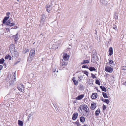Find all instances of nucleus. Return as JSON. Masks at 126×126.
Segmentation results:
<instances>
[{"label": "nucleus", "instance_id": "a19ab883", "mask_svg": "<svg viewBox=\"0 0 126 126\" xmlns=\"http://www.w3.org/2000/svg\"><path fill=\"white\" fill-rule=\"evenodd\" d=\"M122 70H126V66H123L122 68Z\"/></svg>", "mask_w": 126, "mask_h": 126}, {"label": "nucleus", "instance_id": "cd10ccee", "mask_svg": "<svg viewBox=\"0 0 126 126\" xmlns=\"http://www.w3.org/2000/svg\"><path fill=\"white\" fill-rule=\"evenodd\" d=\"M102 95L104 98H108V96H107L106 94L105 93L102 92Z\"/></svg>", "mask_w": 126, "mask_h": 126}, {"label": "nucleus", "instance_id": "aec40b11", "mask_svg": "<svg viewBox=\"0 0 126 126\" xmlns=\"http://www.w3.org/2000/svg\"><path fill=\"white\" fill-rule=\"evenodd\" d=\"M18 124L19 126H23V122L20 120H18Z\"/></svg>", "mask_w": 126, "mask_h": 126}, {"label": "nucleus", "instance_id": "0eeeda50", "mask_svg": "<svg viewBox=\"0 0 126 126\" xmlns=\"http://www.w3.org/2000/svg\"><path fill=\"white\" fill-rule=\"evenodd\" d=\"M92 58L91 60V62L93 63H95L96 62V61L97 60V56L92 55Z\"/></svg>", "mask_w": 126, "mask_h": 126}, {"label": "nucleus", "instance_id": "f3484780", "mask_svg": "<svg viewBox=\"0 0 126 126\" xmlns=\"http://www.w3.org/2000/svg\"><path fill=\"white\" fill-rule=\"evenodd\" d=\"M110 65L111 67H113L114 65V64L113 62L111 60L109 59Z\"/></svg>", "mask_w": 126, "mask_h": 126}, {"label": "nucleus", "instance_id": "338daca9", "mask_svg": "<svg viewBox=\"0 0 126 126\" xmlns=\"http://www.w3.org/2000/svg\"><path fill=\"white\" fill-rule=\"evenodd\" d=\"M15 73H16V72H14V74L15 75Z\"/></svg>", "mask_w": 126, "mask_h": 126}, {"label": "nucleus", "instance_id": "6ab92c4d", "mask_svg": "<svg viewBox=\"0 0 126 126\" xmlns=\"http://www.w3.org/2000/svg\"><path fill=\"white\" fill-rule=\"evenodd\" d=\"M100 110L99 109H98L95 111V115L96 116H97L99 115V113H100Z\"/></svg>", "mask_w": 126, "mask_h": 126}, {"label": "nucleus", "instance_id": "3c124183", "mask_svg": "<svg viewBox=\"0 0 126 126\" xmlns=\"http://www.w3.org/2000/svg\"><path fill=\"white\" fill-rule=\"evenodd\" d=\"M3 68V66L0 65V70H1Z\"/></svg>", "mask_w": 126, "mask_h": 126}, {"label": "nucleus", "instance_id": "6e6d98bb", "mask_svg": "<svg viewBox=\"0 0 126 126\" xmlns=\"http://www.w3.org/2000/svg\"><path fill=\"white\" fill-rule=\"evenodd\" d=\"M124 84L126 86V81L124 83Z\"/></svg>", "mask_w": 126, "mask_h": 126}, {"label": "nucleus", "instance_id": "5fc2aeb1", "mask_svg": "<svg viewBox=\"0 0 126 126\" xmlns=\"http://www.w3.org/2000/svg\"><path fill=\"white\" fill-rule=\"evenodd\" d=\"M25 50H25V53H26V52H28L29 51V50L28 49H27L26 50V51Z\"/></svg>", "mask_w": 126, "mask_h": 126}, {"label": "nucleus", "instance_id": "412c9836", "mask_svg": "<svg viewBox=\"0 0 126 126\" xmlns=\"http://www.w3.org/2000/svg\"><path fill=\"white\" fill-rule=\"evenodd\" d=\"M80 121L82 123L84 122L85 121V117L83 116H81L80 117Z\"/></svg>", "mask_w": 126, "mask_h": 126}, {"label": "nucleus", "instance_id": "423d86ee", "mask_svg": "<svg viewBox=\"0 0 126 126\" xmlns=\"http://www.w3.org/2000/svg\"><path fill=\"white\" fill-rule=\"evenodd\" d=\"M35 50H32L30 51L29 56L31 58H33L34 56Z\"/></svg>", "mask_w": 126, "mask_h": 126}, {"label": "nucleus", "instance_id": "f257e3e1", "mask_svg": "<svg viewBox=\"0 0 126 126\" xmlns=\"http://www.w3.org/2000/svg\"><path fill=\"white\" fill-rule=\"evenodd\" d=\"M78 110L79 112L82 113L84 116L87 117L89 114V109L86 105L83 104L81 105Z\"/></svg>", "mask_w": 126, "mask_h": 126}, {"label": "nucleus", "instance_id": "79ce46f5", "mask_svg": "<svg viewBox=\"0 0 126 126\" xmlns=\"http://www.w3.org/2000/svg\"><path fill=\"white\" fill-rule=\"evenodd\" d=\"M84 73L87 76H88V72L86 71H84Z\"/></svg>", "mask_w": 126, "mask_h": 126}, {"label": "nucleus", "instance_id": "473e14b6", "mask_svg": "<svg viewBox=\"0 0 126 126\" xmlns=\"http://www.w3.org/2000/svg\"><path fill=\"white\" fill-rule=\"evenodd\" d=\"M14 52L15 56L16 57H18V52H16V51H15Z\"/></svg>", "mask_w": 126, "mask_h": 126}, {"label": "nucleus", "instance_id": "37998d69", "mask_svg": "<svg viewBox=\"0 0 126 126\" xmlns=\"http://www.w3.org/2000/svg\"><path fill=\"white\" fill-rule=\"evenodd\" d=\"M103 110H105L106 108V106L104 104L103 105Z\"/></svg>", "mask_w": 126, "mask_h": 126}, {"label": "nucleus", "instance_id": "69168bd1", "mask_svg": "<svg viewBox=\"0 0 126 126\" xmlns=\"http://www.w3.org/2000/svg\"><path fill=\"white\" fill-rule=\"evenodd\" d=\"M17 62H16L15 63V64H17Z\"/></svg>", "mask_w": 126, "mask_h": 126}, {"label": "nucleus", "instance_id": "ddd939ff", "mask_svg": "<svg viewBox=\"0 0 126 126\" xmlns=\"http://www.w3.org/2000/svg\"><path fill=\"white\" fill-rule=\"evenodd\" d=\"M23 85L22 84H20L17 87V89L20 91L22 92V91L23 89L22 88L23 87Z\"/></svg>", "mask_w": 126, "mask_h": 126}, {"label": "nucleus", "instance_id": "8fccbe9b", "mask_svg": "<svg viewBox=\"0 0 126 126\" xmlns=\"http://www.w3.org/2000/svg\"><path fill=\"white\" fill-rule=\"evenodd\" d=\"M11 14L10 13V12H7L6 13V15L7 16H9V15Z\"/></svg>", "mask_w": 126, "mask_h": 126}, {"label": "nucleus", "instance_id": "4468645a", "mask_svg": "<svg viewBox=\"0 0 126 126\" xmlns=\"http://www.w3.org/2000/svg\"><path fill=\"white\" fill-rule=\"evenodd\" d=\"M47 11L48 13H49L52 9V7L51 6L49 5L48 6V5H47Z\"/></svg>", "mask_w": 126, "mask_h": 126}, {"label": "nucleus", "instance_id": "7c9ffc66", "mask_svg": "<svg viewBox=\"0 0 126 126\" xmlns=\"http://www.w3.org/2000/svg\"><path fill=\"white\" fill-rule=\"evenodd\" d=\"M14 39L15 41H17L18 39V38L17 34L15 35Z\"/></svg>", "mask_w": 126, "mask_h": 126}, {"label": "nucleus", "instance_id": "7ed1b4c3", "mask_svg": "<svg viewBox=\"0 0 126 126\" xmlns=\"http://www.w3.org/2000/svg\"><path fill=\"white\" fill-rule=\"evenodd\" d=\"M105 70L106 72L109 73H112L113 71V68L108 66H106Z\"/></svg>", "mask_w": 126, "mask_h": 126}, {"label": "nucleus", "instance_id": "f8f14e48", "mask_svg": "<svg viewBox=\"0 0 126 126\" xmlns=\"http://www.w3.org/2000/svg\"><path fill=\"white\" fill-rule=\"evenodd\" d=\"M84 95L83 94H81L78 96L76 98V99L77 100H80L82 99L84 97Z\"/></svg>", "mask_w": 126, "mask_h": 126}, {"label": "nucleus", "instance_id": "b1692460", "mask_svg": "<svg viewBox=\"0 0 126 126\" xmlns=\"http://www.w3.org/2000/svg\"><path fill=\"white\" fill-rule=\"evenodd\" d=\"M89 63V61L88 60H84L83 62L81 63V64H83L86 63Z\"/></svg>", "mask_w": 126, "mask_h": 126}, {"label": "nucleus", "instance_id": "4be33fe9", "mask_svg": "<svg viewBox=\"0 0 126 126\" xmlns=\"http://www.w3.org/2000/svg\"><path fill=\"white\" fill-rule=\"evenodd\" d=\"M100 88L102 89V91L105 92L106 91V89L105 87L103 86H101L100 87Z\"/></svg>", "mask_w": 126, "mask_h": 126}, {"label": "nucleus", "instance_id": "13d9d810", "mask_svg": "<svg viewBox=\"0 0 126 126\" xmlns=\"http://www.w3.org/2000/svg\"><path fill=\"white\" fill-rule=\"evenodd\" d=\"M76 123H77V125H78V124H79V122H77H77H76Z\"/></svg>", "mask_w": 126, "mask_h": 126}, {"label": "nucleus", "instance_id": "58836bf2", "mask_svg": "<svg viewBox=\"0 0 126 126\" xmlns=\"http://www.w3.org/2000/svg\"><path fill=\"white\" fill-rule=\"evenodd\" d=\"M83 86L82 84H80L79 86V88L80 90H81L83 88Z\"/></svg>", "mask_w": 126, "mask_h": 126}, {"label": "nucleus", "instance_id": "052dcab7", "mask_svg": "<svg viewBox=\"0 0 126 126\" xmlns=\"http://www.w3.org/2000/svg\"><path fill=\"white\" fill-rule=\"evenodd\" d=\"M30 115V114H29V116H28V117H30V116H31V115Z\"/></svg>", "mask_w": 126, "mask_h": 126}, {"label": "nucleus", "instance_id": "9b49d317", "mask_svg": "<svg viewBox=\"0 0 126 126\" xmlns=\"http://www.w3.org/2000/svg\"><path fill=\"white\" fill-rule=\"evenodd\" d=\"M96 107V104L95 103H92L91 105V109L92 110H94Z\"/></svg>", "mask_w": 126, "mask_h": 126}, {"label": "nucleus", "instance_id": "c756f323", "mask_svg": "<svg viewBox=\"0 0 126 126\" xmlns=\"http://www.w3.org/2000/svg\"><path fill=\"white\" fill-rule=\"evenodd\" d=\"M44 21L45 20H41L40 23V25L41 26H42L44 25Z\"/></svg>", "mask_w": 126, "mask_h": 126}, {"label": "nucleus", "instance_id": "dca6fc26", "mask_svg": "<svg viewBox=\"0 0 126 126\" xmlns=\"http://www.w3.org/2000/svg\"><path fill=\"white\" fill-rule=\"evenodd\" d=\"M97 94L96 93H93L92 94L91 97L92 99H95L97 97Z\"/></svg>", "mask_w": 126, "mask_h": 126}, {"label": "nucleus", "instance_id": "1a4fd4ad", "mask_svg": "<svg viewBox=\"0 0 126 126\" xmlns=\"http://www.w3.org/2000/svg\"><path fill=\"white\" fill-rule=\"evenodd\" d=\"M78 113L77 112H75L74 113L73 115L72 119L73 120H75L78 116Z\"/></svg>", "mask_w": 126, "mask_h": 126}, {"label": "nucleus", "instance_id": "e2e57ef3", "mask_svg": "<svg viewBox=\"0 0 126 126\" xmlns=\"http://www.w3.org/2000/svg\"><path fill=\"white\" fill-rule=\"evenodd\" d=\"M58 48V47H55V48H56V49H57Z\"/></svg>", "mask_w": 126, "mask_h": 126}, {"label": "nucleus", "instance_id": "de8ad7c7", "mask_svg": "<svg viewBox=\"0 0 126 126\" xmlns=\"http://www.w3.org/2000/svg\"><path fill=\"white\" fill-rule=\"evenodd\" d=\"M3 66L5 68H6V63H4L3 65Z\"/></svg>", "mask_w": 126, "mask_h": 126}, {"label": "nucleus", "instance_id": "0e129e2a", "mask_svg": "<svg viewBox=\"0 0 126 126\" xmlns=\"http://www.w3.org/2000/svg\"><path fill=\"white\" fill-rule=\"evenodd\" d=\"M97 91L98 92H100V91L99 90H97Z\"/></svg>", "mask_w": 126, "mask_h": 126}, {"label": "nucleus", "instance_id": "a211bd4d", "mask_svg": "<svg viewBox=\"0 0 126 126\" xmlns=\"http://www.w3.org/2000/svg\"><path fill=\"white\" fill-rule=\"evenodd\" d=\"M76 78L73 77L72 78V80L74 82V84L75 85H77L78 83V81H76Z\"/></svg>", "mask_w": 126, "mask_h": 126}, {"label": "nucleus", "instance_id": "774afa93", "mask_svg": "<svg viewBox=\"0 0 126 126\" xmlns=\"http://www.w3.org/2000/svg\"><path fill=\"white\" fill-rule=\"evenodd\" d=\"M58 72V71L57 70V72Z\"/></svg>", "mask_w": 126, "mask_h": 126}, {"label": "nucleus", "instance_id": "393cba45", "mask_svg": "<svg viewBox=\"0 0 126 126\" xmlns=\"http://www.w3.org/2000/svg\"><path fill=\"white\" fill-rule=\"evenodd\" d=\"M45 16L44 14H42L41 16V20H45Z\"/></svg>", "mask_w": 126, "mask_h": 126}, {"label": "nucleus", "instance_id": "a18cd8bd", "mask_svg": "<svg viewBox=\"0 0 126 126\" xmlns=\"http://www.w3.org/2000/svg\"><path fill=\"white\" fill-rule=\"evenodd\" d=\"M5 29L7 31V30L9 31H10V28H8V27H6V28H5Z\"/></svg>", "mask_w": 126, "mask_h": 126}, {"label": "nucleus", "instance_id": "a878e982", "mask_svg": "<svg viewBox=\"0 0 126 126\" xmlns=\"http://www.w3.org/2000/svg\"><path fill=\"white\" fill-rule=\"evenodd\" d=\"M5 61V60L4 59L2 58L0 59V64H3Z\"/></svg>", "mask_w": 126, "mask_h": 126}, {"label": "nucleus", "instance_id": "c85d7f7f", "mask_svg": "<svg viewBox=\"0 0 126 126\" xmlns=\"http://www.w3.org/2000/svg\"><path fill=\"white\" fill-rule=\"evenodd\" d=\"M93 55H92L96 56L97 53L96 50H94L93 51Z\"/></svg>", "mask_w": 126, "mask_h": 126}, {"label": "nucleus", "instance_id": "9d476101", "mask_svg": "<svg viewBox=\"0 0 126 126\" xmlns=\"http://www.w3.org/2000/svg\"><path fill=\"white\" fill-rule=\"evenodd\" d=\"M9 18V16H6L5 17L2 21L3 24H4Z\"/></svg>", "mask_w": 126, "mask_h": 126}, {"label": "nucleus", "instance_id": "4d7b16f0", "mask_svg": "<svg viewBox=\"0 0 126 126\" xmlns=\"http://www.w3.org/2000/svg\"><path fill=\"white\" fill-rule=\"evenodd\" d=\"M101 99L102 100L103 102H104V99H103V98H102V99Z\"/></svg>", "mask_w": 126, "mask_h": 126}, {"label": "nucleus", "instance_id": "6e6552de", "mask_svg": "<svg viewBox=\"0 0 126 126\" xmlns=\"http://www.w3.org/2000/svg\"><path fill=\"white\" fill-rule=\"evenodd\" d=\"M107 3L106 0H101V3L103 6H107L108 5Z\"/></svg>", "mask_w": 126, "mask_h": 126}, {"label": "nucleus", "instance_id": "f03ea898", "mask_svg": "<svg viewBox=\"0 0 126 126\" xmlns=\"http://www.w3.org/2000/svg\"><path fill=\"white\" fill-rule=\"evenodd\" d=\"M4 24L11 27L14 26L15 25V23L14 22L13 20L12 19L10 18L6 22V23Z\"/></svg>", "mask_w": 126, "mask_h": 126}, {"label": "nucleus", "instance_id": "864d4df0", "mask_svg": "<svg viewBox=\"0 0 126 126\" xmlns=\"http://www.w3.org/2000/svg\"><path fill=\"white\" fill-rule=\"evenodd\" d=\"M17 26H15L14 27V28H11V29H17Z\"/></svg>", "mask_w": 126, "mask_h": 126}, {"label": "nucleus", "instance_id": "49530a36", "mask_svg": "<svg viewBox=\"0 0 126 126\" xmlns=\"http://www.w3.org/2000/svg\"><path fill=\"white\" fill-rule=\"evenodd\" d=\"M113 29H114L116 30V29L117 28V27L115 26L113 27Z\"/></svg>", "mask_w": 126, "mask_h": 126}, {"label": "nucleus", "instance_id": "ea45409f", "mask_svg": "<svg viewBox=\"0 0 126 126\" xmlns=\"http://www.w3.org/2000/svg\"><path fill=\"white\" fill-rule=\"evenodd\" d=\"M58 44L59 45H58L59 46H60L62 45V43L61 42V41H59L58 42Z\"/></svg>", "mask_w": 126, "mask_h": 126}, {"label": "nucleus", "instance_id": "72a5a7b5", "mask_svg": "<svg viewBox=\"0 0 126 126\" xmlns=\"http://www.w3.org/2000/svg\"><path fill=\"white\" fill-rule=\"evenodd\" d=\"M109 102L110 101L108 99H104V102H105L107 104H108L109 103Z\"/></svg>", "mask_w": 126, "mask_h": 126}, {"label": "nucleus", "instance_id": "bf43d9fd", "mask_svg": "<svg viewBox=\"0 0 126 126\" xmlns=\"http://www.w3.org/2000/svg\"><path fill=\"white\" fill-rule=\"evenodd\" d=\"M113 3H111V7L112 6H113Z\"/></svg>", "mask_w": 126, "mask_h": 126}, {"label": "nucleus", "instance_id": "4c0bfd02", "mask_svg": "<svg viewBox=\"0 0 126 126\" xmlns=\"http://www.w3.org/2000/svg\"><path fill=\"white\" fill-rule=\"evenodd\" d=\"M82 67L83 68H88V67L87 65H83L82 66Z\"/></svg>", "mask_w": 126, "mask_h": 126}, {"label": "nucleus", "instance_id": "39448f33", "mask_svg": "<svg viewBox=\"0 0 126 126\" xmlns=\"http://www.w3.org/2000/svg\"><path fill=\"white\" fill-rule=\"evenodd\" d=\"M61 66L63 68H64L68 64V62L66 61H64L63 60H62V62H61Z\"/></svg>", "mask_w": 126, "mask_h": 126}, {"label": "nucleus", "instance_id": "09e8293b", "mask_svg": "<svg viewBox=\"0 0 126 126\" xmlns=\"http://www.w3.org/2000/svg\"><path fill=\"white\" fill-rule=\"evenodd\" d=\"M56 67H54L53 69V72H55V71H56Z\"/></svg>", "mask_w": 126, "mask_h": 126}, {"label": "nucleus", "instance_id": "2eb2a0df", "mask_svg": "<svg viewBox=\"0 0 126 126\" xmlns=\"http://www.w3.org/2000/svg\"><path fill=\"white\" fill-rule=\"evenodd\" d=\"M109 54L110 56H111L113 54V49L112 47H110L109 48Z\"/></svg>", "mask_w": 126, "mask_h": 126}, {"label": "nucleus", "instance_id": "f704fd0d", "mask_svg": "<svg viewBox=\"0 0 126 126\" xmlns=\"http://www.w3.org/2000/svg\"><path fill=\"white\" fill-rule=\"evenodd\" d=\"M82 78L83 77H82V76H80L78 78V80L79 81H81Z\"/></svg>", "mask_w": 126, "mask_h": 126}, {"label": "nucleus", "instance_id": "c03bdc74", "mask_svg": "<svg viewBox=\"0 0 126 126\" xmlns=\"http://www.w3.org/2000/svg\"><path fill=\"white\" fill-rule=\"evenodd\" d=\"M91 76H92V77L94 79L95 78H96V77L93 74H91Z\"/></svg>", "mask_w": 126, "mask_h": 126}, {"label": "nucleus", "instance_id": "c9c22d12", "mask_svg": "<svg viewBox=\"0 0 126 126\" xmlns=\"http://www.w3.org/2000/svg\"><path fill=\"white\" fill-rule=\"evenodd\" d=\"M10 47H11V48L13 50L15 49V46L13 44H11L10 46Z\"/></svg>", "mask_w": 126, "mask_h": 126}, {"label": "nucleus", "instance_id": "603ef678", "mask_svg": "<svg viewBox=\"0 0 126 126\" xmlns=\"http://www.w3.org/2000/svg\"><path fill=\"white\" fill-rule=\"evenodd\" d=\"M9 60H11L12 57L10 55L9 58Z\"/></svg>", "mask_w": 126, "mask_h": 126}, {"label": "nucleus", "instance_id": "e433bc0d", "mask_svg": "<svg viewBox=\"0 0 126 126\" xmlns=\"http://www.w3.org/2000/svg\"><path fill=\"white\" fill-rule=\"evenodd\" d=\"M10 55L9 54L6 55L5 57V59H7L9 58V57Z\"/></svg>", "mask_w": 126, "mask_h": 126}, {"label": "nucleus", "instance_id": "20e7f679", "mask_svg": "<svg viewBox=\"0 0 126 126\" xmlns=\"http://www.w3.org/2000/svg\"><path fill=\"white\" fill-rule=\"evenodd\" d=\"M69 55H68L66 53H64L63 55V59L64 61H68V60Z\"/></svg>", "mask_w": 126, "mask_h": 126}, {"label": "nucleus", "instance_id": "5701e85b", "mask_svg": "<svg viewBox=\"0 0 126 126\" xmlns=\"http://www.w3.org/2000/svg\"><path fill=\"white\" fill-rule=\"evenodd\" d=\"M89 69L91 71H95V70H96L95 69L94 67H91L89 68Z\"/></svg>", "mask_w": 126, "mask_h": 126}, {"label": "nucleus", "instance_id": "2f4dec72", "mask_svg": "<svg viewBox=\"0 0 126 126\" xmlns=\"http://www.w3.org/2000/svg\"><path fill=\"white\" fill-rule=\"evenodd\" d=\"M95 83L96 84H97L99 85H100V81L98 79H96L95 80Z\"/></svg>", "mask_w": 126, "mask_h": 126}, {"label": "nucleus", "instance_id": "bb28decb", "mask_svg": "<svg viewBox=\"0 0 126 126\" xmlns=\"http://www.w3.org/2000/svg\"><path fill=\"white\" fill-rule=\"evenodd\" d=\"M13 77H14V80H12L11 83H10V82H9V84H10L11 85H12V84H13V83H14V81H16V77H15V76L13 75Z\"/></svg>", "mask_w": 126, "mask_h": 126}, {"label": "nucleus", "instance_id": "680f3d73", "mask_svg": "<svg viewBox=\"0 0 126 126\" xmlns=\"http://www.w3.org/2000/svg\"><path fill=\"white\" fill-rule=\"evenodd\" d=\"M88 126L87 125H85L84 126Z\"/></svg>", "mask_w": 126, "mask_h": 126}]
</instances>
